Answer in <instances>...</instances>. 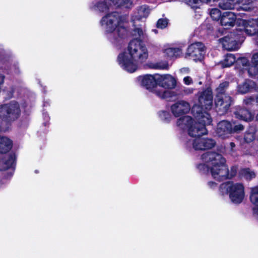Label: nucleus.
<instances>
[{
  "label": "nucleus",
  "mask_w": 258,
  "mask_h": 258,
  "mask_svg": "<svg viewBox=\"0 0 258 258\" xmlns=\"http://www.w3.org/2000/svg\"><path fill=\"white\" fill-rule=\"evenodd\" d=\"M187 4L192 8H198L201 3H205L207 4H210L211 0H186Z\"/></svg>",
  "instance_id": "obj_33"
},
{
  "label": "nucleus",
  "mask_w": 258,
  "mask_h": 258,
  "mask_svg": "<svg viewBox=\"0 0 258 258\" xmlns=\"http://www.w3.org/2000/svg\"><path fill=\"white\" fill-rule=\"evenodd\" d=\"M253 214L258 221V207L253 208Z\"/></svg>",
  "instance_id": "obj_47"
},
{
  "label": "nucleus",
  "mask_w": 258,
  "mask_h": 258,
  "mask_svg": "<svg viewBox=\"0 0 258 258\" xmlns=\"http://www.w3.org/2000/svg\"><path fill=\"white\" fill-rule=\"evenodd\" d=\"M210 15L213 20L218 21L221 18V13L217 8L212 9L210 11Z\"/></svg>",
  "instance_id": "obj_34"
},
{
  "label": "nucleus",
  "mask_w": 258,
  "mask_h": 258,
  "mask_svg": "<svg viewBox=\"0 0 258 258\" xmlns=\"http://www.w3.org/2000/svg\"><path fill=\"white\" fill-rule=\"evenodd\" d=\"M236 19V15L231 12H226L223 13L221 18V25L228 28L234 26Z\"/></svg>",
  "instance_id": "obj_18"
},
{
  "label": "nucleus",
  "mask_w": 258,
  "mask_h": 258,
  "mask_svg": "<svg viewBox=\"0 0 258 258\" xmlns=\"http://www.w3.org/2000/svg\"><path fill=\"white\" fill-rule=\"evenodd\" d=\"M258 88L255 83L250 80H246L237 86V92L241 94H245L253 89Z\"/></svg>",
  "instance_id": "obj_20"
},
{
  "label": "nucleus",
  "mask_w": 258,
  "mask_h": 258,
  "mask_svg": "<svg viewBox=\"0 0 258 258\" xmlns=\"http://www.w3.org/2000/svg\"><path fill=\"white\" fill-rule=\"evenodd\" d=\"M199 105H195L192 109V114L195 120L189 116H184L179 118L176 122V125L181 130H187L188 136L183 140L184 141L192 136H202L207 134L206 125L211 124L212 118L206 110L211 109L213 106L212 92L210 89L199 92L198 95Z\"/></svg>",
  "instance_id": "obj_1"
},
{
  "label": "nucleus",
  "mask_w": 258,
  "mask_h": 258,
  "mask_svg": "<svg viewBox=\"0 0 258 258\" xmlns=\"http://www.w3.org/2000/svg\"><path fill=\"white\" fill-rule=\"evenodd\" d=\"M236 9L238 11H249L253 10L256 6V3L252 0H238Z\"/></svg>",
  "instance_id": "obj_19"
},
{
  "label": "nucleus",
  "mask_w": 258,
  "mask_h": 258,
  "mask_svg": "<svg viewBox=\"0 0 258 258\" xmlns=\"http://www.w3.org/2000/svg\"><path fill=\"white\" fill-rule=\"evenodd\" d=\"M148 58V51L146 45L141 41L134 39L128 43L126 51L118 54L117 60L123 70L134 73Z\"/></svg>",
  "instance_id": "obj_3"
},
{
  "label": "nucleus",
  "mask_w": 258,
  "mask_h": 258,
  "mask_svg": "<svg viewBox=\"0 0 258 258\" xmlns=\"http://www.w3.org/2000/svg\"><path fill=\"white\" fill-rule=\"evenodd\" d=\"M12 147V141L7 137L0 136V153L9 152Z\"/></svg>",
  "instance_id": "obj_24"
},
{
  "label": "nucleus",
  "mask_w": 258,
  "mask_h": 258,
  "mask_svg": "<svg viewBox=\"0 0 258 258\" xmlns=\"http://www.w3.org/2000/svg\"><path fill=\"white\" fill-rule=\"evenodd\" d=\"M231 98L229 95H216L215 103L217 111L222 114L226 113L231 104Z\"/></svg>",
  "instance_id": "obj_12"
},
{
  "label": "nucleus",
  "mask_w": 258,
  "mask_h": 258,
  "mask_svg": "<svg viewBox=\"0 0 258 258\" xmlns=\"http://www.w3.org/2000/svg\"><path fill=\"white\" fill-rule=\"evenodd\" d=\"M134 29L131 32V34L136 39H144L146 36V29L145 27H142L141 26H137L136 23H133Z\"/></svg>",
  "instance_id": "obj_25"
},
{
  "label": "nucleus",
  "mask_w": 258,
  "mask_h": 258,
  "mask_svg": "<svg viewBox=\"0 0 258 258\" xmlns=\"http://www.w3.org/2000/svg\"><path fill=\"white\" fill-rule=\"evenodd\" d=\"M20 114L19 105L16 101H12L10 103L0 106V117L6 121L17 119Z\"/></svg>",
  "instance_id": "obj_8"
},
{
  "label": "nucleus",
  "mask_w": 258,
  "mask_h": 258,
  "mask_svg": "<svg viewBox=\"0 0 258 258\" xmlns=\"http://www.w3.org/2000/svg\"><path fill=\"white\" fill-rule=\"evenodd\" d=\"M153 31L155 33H157V32H158L157 30H156V29H154V30H153Z\"/></svg>",
  "instance_id": "obj_52"
},
{
  "label": "nucleus",
  "mask_w": 258,
  "mask_h": 258,
  "mask_svg": "<svg viewBox=\"0 0 258 258\" xmlns=\"http://www.w3.org/2000/svg\"><path fill=\"white\" fill-rule=\"evenodd\" d=\"M159 116L162 120L166 122H169L171 119L170 113L167 111L163 110L160 111L159 112Z\"/></svg>",
  "instance_id": "obj_36"
},
{
  "label": "nucleus",
  "mask_w": 258,
  "mask_h": 258,
  "mask_svg": "<svg viewBox=\"0 0 258 258\" xmlns=\"http://www.w3.org/2000/svg\"><path fill=\"white\" fill-rule=\"evenodd\" d=\"M12 73L15 74H18L20 73L19 67L17 65L14 66L11 69Z\"/></svg>",
  "instance_id": "obj_44"
},
{
  "label": "nucleus",
  "mask_w": 258,
  "mask_h": 258,
  "mask_svg": "<svg viewBox=\"0 0 258 258\" xmlns=\"http://www.w3.org/2000/svg\"><path fill=\"white\" fill-rule=\"evenodd\" d=\"M150 9L147 5H144L138 7L134 12L131 21L134 24L136 21H142L146 19L150 13Z\"/></svg>",
  "instance_id": "obj_14"
},
{
  "label": "nucleus",
  "mask_w": 258,
  "mask_h": 258,
  "mask_svg": "<svg viewBox=\"0 0 258 258\" xmlns=\"http://www.w3.org/2000/svg\"><path fill=\"white\" fill-rule=\"evenodd\" d=\"M99 23L107 39L115 46L121 45L128 35L127 16L117 12L106 14Z\"/></svg>",
  "instance_id": "obj_2"
},
{
  "label": "nucleus",
  "mask_w": 258,
  "mask_h": 258,
  "mask_svg": "<svg viewBox=\"0 0 258 258\" xmlns=\"http://www.w3.org/2000/svg\"><path fill=\"white\" fill-rule=\"evenodd\" d=\"M180 72L183 74H188L189 72V69L188 68H183L180 69Z\"/></svg>",
  "instance_id": "obj_46"
},
{
  "label": "nucleus",
  "mask_w": 258,
  "mask_h": 258,
  "mask_svg": "<svg viewBox=\"0 0 258 258\" xmlns=\"http://www.w3.org/2000/svg\"><path fill=\"white\" fill-rule=\"evenodd\" d=\"M112 7L111 0H95L90 5V8L93 11L105 12Z\"/></svg>",
  "instance_id": "obj_16"
},
{
  "label": "nucleus",
  "mask_w": 258,
  "mask_h": 258,
  "mask_svg": "<svg viewBox=\"0 0 258 258\" xmlns=\"http://www.w3.org/2000/svg\"><path fill=\"white\" fill-rule=\"evenodd\" d=\"M112 7L116 8L124 7L129 8L132 6V3L131 0H111Z\"/></svg>",
  "instance_id": "obj_28"
},
{
  "label": "nucleus",
  "mask_w": 258,
  "mask_h": 258,
  "mask_svg": "<svg viewBox=\"0 0 258 258\" xmlns=\"http://www.w3.org/2000/svg\"><path fill=\"white\" fill-rule=\"evenodd\" d=\"M206 153L202 154L201 156V159L204 163H201L198 165L197 168L199 169V170L202 172V173H206L209 171V170H210V171L211 172V165H210V163H208V162H206V161H204L203 159V156Z\"/></svg>",
  "instance_id": "obj_31"
},
{
  "label": "nucleus",
  "mask_w": 258,
  "mask_h": 258,
  "mask_svg": "<svg viewBox=\"0 0 258 258\" xmlns=\"http://www.w3.org/2000/svg\"><path fill=\"white\" fill-rule=\"evenodd\" d=\"M255 138V130L254 127L249 128L244 133V137L239 141L242 145L244 143L249 144L252 142Z\"/></svg>",
  "instance_id": "obj_23"
},
{
  "label": "nucleus",
  "mask_w": 258,
  "mask_h": 258,
  "mask_svg": "<svg viewBox=\"0 0 258 258\" xmlns=\"http://www.w3.org/2000/svg\"><path fill=\"white\" fill-rule=\"evenodd\" d=\"M255 118H256V120H258V113L257 114V115H256L255 116Z\"/></svg>",
  "instance_id": "obj_54"
},
{
  "label": "nucleus",
  "mask_w": 258,
  "mask_h": 258,
  "mask_svg": "<svg viewBox=\"0 0 258 258\" xmlns=\"http://www.w3.org/2000/svg\"><path fill=\"white\" fill-rule=\"evenodd\" d=\"M251 62L253 64L258 65V52L253 54L251 59Z\"/></svg>",
  "instance_id": "obj_40"
},
{
  "label": "nucleus",
  "mask_w": 258,
  "mask_h": 258,
  "mask_svg": "<svg viewBox=\"0 0 258 258\" xmlns=\"http://www.w3.org/2000/svg\"><path fill=\"white\" fill-rule=\"evenodd\" d=\"M256 99V103L258 104V95L256 96V99Z\"/></svg>",
  "instance_id": "obj_53"
},
{
  "label": "nucleus",
  "mask_w": 258,
  "mask_h": 258,
  "mask_svg": "<svg viewBox=\"0 0 258 258\" xmlns=\"http://www.w3.org/2000/svg\"><path fill=\"white\" fill-rule=\"evenodd\" d=\"M201 136L190 137L184 141V146L188 149L191 148L196 150L210 149L216 145L214 140L208 138H201Z\"/></svg>",
  "instance_id": "obj_7"
},
{
  "label": "nucleus",
  "mask_w": 258,
  "mask_h": 258,
  "mask_svg": "<svg viewBox=\"0 0 258 258\" xmlns=\"http://www.w3.org/2000/svg\"><path fill=\"white\" fill-rule=\"evenodd\" d=\"M9 126L7 125L6 126H3V123H2V124L1 126H0V132H4L8 130Z\"/></svg>",
  "instance_id": "obj_48"
},
{
  "label": "nucleus",
  "mask_w": 258,
  "mask_h": 258,
  "mask_svg": "<svg viewBox=\"0 0 258 258\" xmlns=\"http://www.w3.org/2000/svg\"><path fill=\"white\" fill-rule=\"evenodd\" d=\"M205 54V46L201 42L191 44L188 48L186 57L189 56L195 61L202 59Z\"/></svg>",
  "instance_id": "obj_11"
},
{
  "label": "nucleus",
  "mask_w": 258,
  "mask_h": 258,
  "mask_svg": "<svg viewBox=\"0 0 258 258\" xmlns=\"http://www.w3.org/2000/svg\"><path fill=\"white\" fill-rule=\"evenodd\" d=\"M209 186L211 188H214L217 186V184L213 181H210L208 182Z\"/></svg>",
  "instance_id": "obj_49"
},
{
  "label": "nucleus",
  "mask_w": 258,
  "mask_h": 258,
  "mask_svg": "<svg viewBox=\"0 0 258 258\" xmlns=\"http://www.w3.org/2000/svg\"><path fill=\"white\" fill-rule=\"evenodd\" d=\"M12 94L11 93L9 97H12Z\"/></svg>",
  "instance_id": "obj_55"
},
{
  "label": "nucleus",
  "mask_w": 258,
  "mask_h": 258,
  "mask_svg": "<svg viewBox=\"0 0 258 258\" xmlns=\"http://www.w3.org/2000/svg\"><path fill=\"white\" fill-rule=\"evenodd\" d=\"M238 0H221L218 3L219 7L223 10L236 9Z\"/></svg>",
  "instance_id": "obj_26"
},
{
  "label": "nucleus",
  "mask_w": 258,
  "mask_h": 258,
  "mask_svg": "<svg viewBox=\"0 0 258 258\" xmlns=\"http://www.w3.org/2000/svg\"><path fill=\"white\" fill-rule=\"evenodd\" d=\"M157 78V74L155 75H146L138 77L137 80L141 86L162 99L170 100L176 97L177 96L176 93L170 91H163L161 88L158 87L156 83Z\"/></svg>",
  "instance_id": "obj_5"
},
{
  "label": "nucleus",
  "mask_w": 258,
  "mask_h": 258,
  "mask_svg": "<svg viewBox=\"0 0 258 258\" xmlns=\"http://www.w3.org/2000/svg\"><path fill=\"white\" fill-rule=\"evenodd\" d=\"M216 133L221 139L228 138L231 135V122L222 120L217 125Z\"/></svg>",
  "instance_id": "obj_15"
},
{
  "label": "nucleus",
  "mask_w": 258,
  "mask_h": 258,
  "mask_svg": "<svg viewBox=\"0 0 258 258\" xmlns=\"http://www.w3.org/2000/svg\"><path fill=\"white\" fill-rule=\"evenodd\" d=\"M220 192L222 195H228L232 203H241L245 197L244 187L242 183L226 182L221 184Z\"/></svg>",
  "instance_id": "obj_6"
},
{
  "label": "nucleus",
  "mask_w": 258,
  "mask_h": 258,
  "mask_svg": "<svg viewBox=\"0 0 258 258\" xmlns=\"http://www.w3.org/2000/svg\"><path fill=\"white\" fill-rule=\"evenodd\" d=\"M168 24V20L167 18L159 19L156 24L157 27L163 29L167 26Z\"/></svg>",
  "instance_id": "obj_37"
},
{
  "label": "nucleus",
  "mask_w": 258,
  "mask_h": 258,
  "mask_svg": "<svg viewBox=\"0 0 258 258\" xmlns=\"http://www.w3.org/2000/svg\"><path fill=\"white\" fill-rule=\"evenodd\" d=\"M190 109L189 104L184 100L176 101L170 106L171 112L176 117L187 113Z\"/></svg>",
  "instance_id": "obj_13"
},
{
  "label": "nucleus",
  "mask_w": 258,
  "mask_h": 258,
  "mask_svg": "<svg viewBox=\"0 0 258 258\" xmlns=\"http://www.w3.org/2000/svg\"><path fill=\"white\" fill-rule=\"evenodd\" d=\"M204 161L210 163L211 165V175L213 178L221 181L231 178L237 173V167L233 166L230 170L226 165V160L221 154L214 152H206L203 156Z\"/></svg>",
  "instance_id": "obj_4"
},
{
  "label": "nucleus",
  "mask_w": 258,
  "mask_h": 258,
  "mask_svg": "<svg viewBox=\"0 0 258 258\" xmlns=\"http://www.w3.org/2000/svg\"><path fill=\"white\" fill-rule=\"evenodd\" d=\"M244 130V126L241 124L231 122V134L240 132Z\"/></svg>",
  "instance_id": "obj_38"
},
{
  "label": "nucleus",
  "mask_w": 258,
  "mask_h": 258,
  "mask_svg": "<svg viewBox=\"0 0 258 258\" xmlns=\"http://www.w3.org/2000/svg\"><path fill=\"white\" fill-rule=\"evenodd\" d=\"M16 157L15 155H10L5 159H0V171L10 168H13L15 165Z\"/></svg>",
  "instance_id": "obj_22"
},
{
  "label": "nucleus",
  "mask_w": 258,
  "mask_h": 258,
  "mask_svg": "<svg viewBox=\"0 0 258 258\" xmlns=\"http://www.w3.org/2000/svg\"><path fill=\"white\" fill-rule=\"evenodd\" d=\"M177 79L170 74H157L156 83L157 86L166 89H161L163 91H170L177 94L175 91L173 90L177 86ZM177 97V96L175 98ZM173 99L174 98L172 99Z\"/></svg>",
  "instance_id": "obj_10"
},
{
  "label": "nucleus",
  "mask_w": 258,
  "mask_h": 258,
  "mask_svg": "<svg viewBox=\"0 0 258 258\" xmlns=\"http://www.w3.org/2000/svg\"><path fill=\"white\" fill-rule=\"evenodd\" d=\"M223 47L229 51L236 50L239 47V42L243 41V37L241 39V34L231 32L228 35L219 39Z\"/></svg>",
  "instance_id": "obj_9"
},
{
  "label": "nucleus",
  "mask_w": 258,
  "mask_h": 258,
  "mask_svg": "<svg viewBox=\"0 0 258 258\" xmlns=\"http://www.w3.org/2000/svg\"><path fill=\"white\" fill-rule=\"evenodd\" d=\"M230 145V153L231 155L233 156L234 154L235 153V144L233 142H231L229 144Z\"/></svg>",
  "instance_id": "obj_42"
},
{
  "label": "nucleus",
  "mask_w": 258,
  "mask_h": 258,
  "mask_svg": "<svg viewBox=\"0 0 258 258\" xmlns=\"http://www.w3.org/2000/svg\"><path fill=\"white\" fill-rule=\"evenodd\" d=\"M228 85L229 83L227 82H224L221 83L216 89V95H227V94H225V90L227 88Z\"/></svg>",
  "instance_id": "obj_32"
},
{
  "label": "nucleus",
  "mask_w": 258,
  "mask_h": 258,
  "mask_svg": "<svg viewBox=\"0 0 258 258\" xmlns=\"http://www.w3.org/2000/svg\"><path fill=\"white\" fill-rule=\"evenodd\" d=\"M247 72L249 76L258 78V65L252 64L249 67Z\"/></svg>",
  "instance_id": "obj_35"
},
{
  "label": "nucleus",
  "mask_w": 258,
  "mask_h": 258,
  "mask_svg": "<svg viewBox=\"0 0 258 258\" xmlns=\"http://www.w3.org/2000/svg\"><path fill=\"white\" fill-rule=\"evenodd\" d=\"M235 115L237 118L245 121H250L254 118V114L244 108L236 111Z\"/></svg>",
  "instance_id": "obj_21"
},
{
  "label": "nucleus",
  "mask_w": 258,
  "mask_h": 258,
  "mask_svg": "<svg viewBox=\"0 0 258 258\" xmlns=\"http://www.w3.org/2000/svg\"><path fill=\"white\" fill-rule=\"evenodd\" d=\"M154 68L160 70H167L169 68L168 64L166 62H159L155 64Z\"/></svg>",
  "instance_id": "obj_39"
},
{
  "label": "nucleus",
  "mask_w": 258,
  "mask_h": 258,
  "mask_svg": "<svg viewBox=\"0 0 258 258\" xmlns=\"http://www.w3.org/2000/svg\"><path fill=\"white\" fill-rule=\"evenodd\" d=\"M183 83L186 85H189L193 83L192 79L189 76L185 77L183 78Z\"/></svg>",
  "instance_id": "obj_41"
},
{
  "label": "nucleus",
  "mask_w": 258,
  "mask_h": 258,
  "mask_svg": "<svg viewBox=\"0 0 258 258\" xmlns=\"http://www.w3.org/2000/svg\"><path fill=\"white\" fill-rule=\"evenodd\" d=\"M250 201L255 207H258V186L250 188Z\"/></svg>",
  "instance_id": "obj_30"
},
{
  "label": "nucleus",
  "mask_w": 258,
  "mask_h": 258,
  "mask_svg": "<svg viewBox=\"0 0 258 258\" xmlns=\"http://www.w3.org/2000/svg\"><path fill=\"white\" fill-rule=\"evenodd\" d=\"M194 89L191 88H188L184 90L185 94H190L193 92Z\"/></svg>",
  "instance_id": "obj_50"
},
{
  "label": "nucleus",
  "mask_w": 258,
  "mask_h": 258,
  "mask_svg": "<svg viewBox=\"0 0 258 258\" xmlns=\"http://www.w3.org/2000/svg\"><path fill=\"white\" fill-rule=\"evenodd\" d=\"M213 1V2H218V3H219L220 1H221V0H211V2Z\"/></svg>",
  "instance_id": "obj_51"
},
{
  "label": "nucleus",
  "mask_w": 258,
  "mask_h": 258,
  "mask_svg": "<svg viewBox=\"0 0 258 258\" xmlns=\"http://www.w3.org/2000/svg\"><path fill=\"white\" fill-rule=\"evenodd\" d=\"M239 61H240V62L242 64L243 66H246L247 65V64L249 63L248 60L245 57L241 58Z\"/></svg>",
  "instance_id": "obj_45"
},
{
  "label": "nucleus",
  "mask_w": 258,
  "mask_h": 258,
  "mask_svg": "<svg viewBox=\"0 0 258 258\" xmlns=\"http://www.w3.org/2000/svg\"><path fill=\"white\" fill-rule=\"evenodd\" d=\"M239 173L241 177L244 178L247 180H250L256 176V173L254 171L248 168L241 169Z\"/></svg>",
  "instance_id": "obj_27"
},
{
  "label": "nucleus",
  "mask_w": 258,
  "mask_h": 258,
  "mask_svg": "<svg viewBox=\"0 0 258 258\" xmlns=\"http://www.w3.org/2000/svg\"><path fill=\"white\" fill-rule=\"evenodd\" d=\"M254 102V98L252 97H247L244 99L243 102L246 105L251 104L252 102Z\"/></svg>",
  "instance_id": "obj_43"
},
{
  "label": "nucleus",
  "mask_w": 258,
  "mask_h": 258,
  "mask_svg": "<svg viewBox=\"0 0 258 258\" xmlns=\"http://www.w3.org/2000/svg\"><path fill=\"white\" fill-rule=\"evenodd\" d=\"M236 61V58L234 55L232 54H227L225 55L224 60L220 62L222 68L229 67L232 66Z\"/></svg>",
  "instance_id": "obj_29"
},
{
  "label": "nucleus",
  "mask_w": 258,
  "mask_h": 258,
  "mask_svg": "<svg viewBox=\"0 0 258 258\" xmlns=\"http://www.w3.org/2000/svg\"><path fill=\"white\" fill-rule=\"evenodd\" d=\"M162 52L166 57L170 58H178L182 54L181 48L174 47L173 45L169 44L163 46Z\"/></svg>",
  "instance_id": "obj_17"
}]
</instances>
